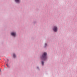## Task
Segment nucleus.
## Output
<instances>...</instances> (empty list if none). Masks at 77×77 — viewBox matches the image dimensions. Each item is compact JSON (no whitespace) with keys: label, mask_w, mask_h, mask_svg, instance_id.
<instances>
[{"label":"nucleus","mask_w":77,"mask_h":77,"mask_svg":"<svg viewBox=\"0 0 77 77\" xmlns=\"http://www.w3.org/2000/svg\"><path fill=\"white\" fill-rule=\"evenodd\" d=\"M13 57H16V55L15 54H13Z\"/></svg>","instance_id":"39448f33"},{"label":"nucleus","mask_w":77,"mask_h":77,"mask_svg":"<svg viewBox=\"0 0 77 77\" xmlns=\"http://www.w3.org/2000/svg\"><path fill=\"white\" fill-rule=\"evenodd\" d=\"M57 27L54 26L53 30L54 31V32H57Z\"/></svg>","instance_id":"f03ea898"},{"label":"nucleus","mask_w":77,"mask_h":77,"mask_svg":"<svg viewBox=\"0 0 77 77\" xmlns=\"http://www.w3.org/2000/svg\"><path fill=\"white\" fill-rule=\"evenodd\" d=\"M15 1L16 3H20V0H15Z\"/></svg>","instance_id":"20e7f679"},{"label":"nucleus","mask_w":77,"mask_h":77,"mask_svg":"<svg viewBox=\"0 0 77 77\" xmlns=\"http://www.w3.org/2000/svg\"><path fill=\"white\" fill-rule=\"evenodd\" d=\"M0 72H1V69H0Z\"/></svg>","instance_id":"1a4fd4ad"},{"label":"nucleus","mask_w":77,"mask_h":77,"mask_svg":"<svg viewBox=\"0 0 77 77\" xmlns=\"http://www.w3.org/2000/svg\"><path fill=\"white\" fill-rule=\"evenodd\" d=\"M11 35L12 36H16V33L14 32H12L11 33Z\"/></svg>","instance_id":"7ed1b4c3"},{"label":"nucleus","mask_w":77,"mask_h":77,"mask_svg":"<svg viewBox=\"0 0 77 77\" xmlns=\"http://www.w3.org/2000/svg\"><path fill=\"white\" fill-rule=\"evenodd\" d=\"M47 53L45 52L43 54L41 57L42 59L43 60H45L46 59H47Z\"/></svg>","instance_id":"f257e3e1"},{"label":"nucleus","mask_w":77,"mask_h":77,"mask_svg":"<svg viewBox=\"0 0 77 77\" xmlns=\"http://www.w3.org/2000/svg\"><path fill=\"white\" fill-rule=\"evenodd\" d=\"M47 44L45 43V47H46L47 46Z\"/></svg>","instance_id":"0eeeda50"},{"label":"nucleus","mask_w":77,"mask_h":77,"mask_svg":"<svg viewBox=\"0 0 77 77\" xmlns=\"http://www.w3.org/2000/svg\"><path fill=\"white\" fill-rule=\"evenodd\" d=\"M42 64L43 65H44V62H43V61H42Z\"/></svg>","instance_id":"423d86ee"},{"label":"nucleus","mask_w":77,"mask_h":77,"mask_svg":"<svg viewBox=\"0 0 77 77\" xmlns=\"http://www.w3.org/2000/svg\"><path fill=\"white\" fill-rule=\"evenodd\" d=\"M6 65H7V67H8V66H9L8 65V64H6Z\"/></svg>","instance_id":"6e6552de"}]
</instances>
